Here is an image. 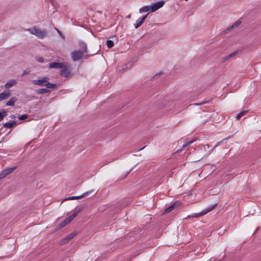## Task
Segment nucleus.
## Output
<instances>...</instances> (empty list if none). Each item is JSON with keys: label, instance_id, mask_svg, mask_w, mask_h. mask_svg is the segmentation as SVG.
<instances>
[{"label": "nucleus", "instance_id": "nucleus-1", "mask_svg": "<svg viewBox=\"0 0 261 261\" xmlns=\"http://www.w3.org/2000/svg\"><path fill=\"white\" fill-rule=\"evenodd\" d=\"M32 83L34 85L39 86H46L47 88H54L56 87L55 84H51L48 82V78L47 77H40L36 80L32 81Z\"/></svg>", "mask_w": 261, "mask_h": 261}, {"label": "nucleus", "instance_id": "nucleus-2", "mask_svg": "<svg viewBox=\"0 0 261 261\" xmlns=\"http://www.w3.org/2000/svg\"><path fill=\"white\" fill-rule=\"evenodd\" d=\"M28 31L32 34L35 35L38 38L42 39L45 38L47 35V32L46 30H42L37 27L28 29Z\"/></svg>", "mask_w": 261, "mask_h": 261}, {"label": "nucleus", "instance_id": "nucleus-3", "mask_svg": "<svg viewBox=\"0 0 261 261\" xmlns=\"http://www.w3.org/2000/svg\"><path fill=\"white\" fill-rule=\"evenodd\" d=\"M65 64L64 67H62L61 75L64 76H68L70 73L71 65L70 64L67 62H64Z\"/></svg>", "mask_w": 261, "mask_h": 261}, {"label": "nucleus", "instance_id": "nucleus-4", "mask_svg": "<svg viewBox=\"0 0 261 261\" xmlns=\"http://www.w3.org/2000/svg\"><path fill=\"white\" fill-rule=\"evenodd\" d=\"M217 205V203H216L213 205L210 206L204 209L203 211H202L200 213L195 214H194V215H193L191 217H192V218L198 217L200 216L204 215L206 214L207 213H208V212L212 211L216 206Z\"/></svg>", "mask_w": 261, "mask_h": 261}, {"label": "nucleus", "instance_id": "nucleus-5", "mask_svg": "<svg viewBox=\"0 0 261 261\" xmlns=\"http://www.w3.org/2000/svg\"><path fill=\"white\" fill-rule=\"evenodd\" d=\"M164 4L165 2L164 1H159L156 3L151 4L150 5L151 12H154L157 11L158 10L163 7Z\"/></svg>", "mask_w": 261, "mask_h": 261}, {"label": "nucleus", "instance_id": "nucleus-6", "mask_svg": "<svg viewBox=\"0 0 261 261\" xmlns=\"http://www.w3.org/2000/svg\"><path fill=\"white\" fill-rule=\"evenodd\" d=\"M91 192H92V191H88V192H85V193H83L82 195L78 196L68 197L67 198H65L63 200V201L79 199L80 198H83V197L88 196Z\"/></svg>", "mask_w": 261, "mask_h": 261}, {"label": "nucleus", "instance_id": "nucleus-7", "mask_svg": "<svg viewBox=\"0 0 261 261\" xmlns=\"http://www.w3.org/2000/svg\"><path fill=\"white\" fill-rule=\"evenodd\" d=\"M83 53L81 51H74L71 53V58L74 61H76L83 56Z\"/></svg>", "mask_w": 261, "mask_h": 261}, {"label": "nucleus", "instance_id": "nucleus-8", "mask_svg": "<svg viewBox=\"0 0 261 261\" xmlns=\"http://www.w3.org/2000/svg\"><path fill=\"white\" fill-rule=\"evenodd\" d=\"M64 66H65V64L64 62H51L48 64L49 68L61 69L62 67H64Z\"/></svg>", "mask_w": 261, "mask_h": 261}, {"label": "nucleus", "instance_id": "nucleus-9", "mask_svg": "<svg viewBox=\"0 0 261 261\" xmlns=\"http://www.w3.org/2000/svg\"><path fill=\"white\" fill-rule=\"evenodd\" d=\"M14 168H8L4 169L0 173V179H3L7 175L10 174L14 170Z\"/></svg>", "mask_w": 261, "mask_h": 261}, {"label": "nucleus", "instance_id": "nucleus-10", "mask_svg": "<svg viewBox=\"0 0 261 261\" xmlns=\"http://www.w3.org/2000/svg\"><path fill=\"white\" fill-rule=\"evenodd\" d=\"M76 233L75 232H72L68 234L67 237L61 241L60 244L61 245L67 243L69 241L73 239Z\"/></svg>", "mask_w": 261, "mask_h": 261}, {"label": "nucleus", "instance_id": "nucleus-11", "mask_svg": "<svg viewBox=\"0 0 261 261\" xmlns=\"http://www.w3.org/2000/svg\"><path fill=\"white\" fill-rule=\"evenodd\" d=\"M17 84V81L16 80H11L7 82L5 85V87L6 89H9L11 87L15 86Z\"/></svg>", "mask_w": 261, "mask_h": 261}, {"label": "nucleus", "instance_id": "nucleus-12", "mask_svg": "<svg viewBox=\"0 0 261 261\" xmlns=\"http://www.w3.org/2000/svg\"><path fill=\"white\" fill-rule=\"evenodd\" d=\"M11 93L9 90L5 91L0 94V101L6 99L10 97Z\"/></svg>", "mask_w": 261, "mask_h": 261}, {"label": "nucleus", "instance_id": "nucleus-13", "mask_svg": "<svg viewBox=\"0 0 261 261\" xmlns=\"http://www.w3.org/2000/svg\"><path fill=\"white\" fill-rule=\"evenodd\" d=\"M81 208H75L72 214L69 216L67 219H69L70 222L81 212Z\"/></svg>", "mask_w": 261, "mask_h": 261}, {"label": "nucleus", "instance_id": "nucleus-14", "mask_svg": "<svg viewBox=\"0 0 261 261\" xmlns=\"http://www.w3.org/2000/svg\"><path fill=\"white\" fill-rule=\"evenodd\" d=\"M147 15V14L145 16H144L142 17L139 18L137 19L136 23L135 24V27L136 29L138 28L139 27H140L142 24V23L144 22L145 19H146Z\"/></svg>", "mask_w": 261, "mask_h": 261}, {"label": "nucleus", "instance_id": "nucleus-15", "mask_svg": "<svg viewBox=\"0 0 261 261\" xmlns=\"http://www.w3.org/2000/svg\"><path fill=\"white\" fill-rule=\"evenodd\" d=\"M69 223H70L69 219H67L66 218L65 220L63 221L60 224L56 226V229L57 230H59V229H61L62 227H63L65 226H66Z\"/></svg>", "mask_w": 261, "mask_h": 261}, {"label": "nucleus", "instance_id": "nucleus-16", "mask_svg": "<svg viewBox=\"0 0 261 261\" xmlns=\"http://www.w3.org/2000/svg\"><path fill=\"white\" fill-rule=\"evenodd\" d=\"M148 12H151L150 6H145L139 9V12L140 13Z\"/></svg>", "mask_w": 261, "mask_h": 261}, {"label": "nucleus", "instance_id": "nucleus-17", "mask_svg": "<svg viewBox=\"0 0 261 261\" xmlns=\"http://www.w3.org/2000/svg\"><path fill=\"white\" fill-rule=\"evenodd\" d=\"M16 101V99L15 97H12L7 102L6 105L8 106H14Z\"/></svg>", "mask_w": 261, "mask_h": 261}, {"label": "nucleus", "instance_id": "nucleus-18", "mask_svg": "<svg viewBox=\"0 0 261 261\" xmlns=\"http://www.w3.org/2000/svg\"><path fill=\"white\" fill-rule=\"evenodd\" d=\"M16 125V122L15 121H13V122H9L6 123L4 124V126L6 128H10Z\"/></svg>", "mask_w": 261, "mask_h": 261}, {"label": "nucleus", "instance_id": "nucleus-19", "mask_svg": "<svg viewBox=\"0 0 261 261\" xmlns=\"http://www.w3.org/2000/svg\"><path fill=\"white\" fill-rule=\"evenodd\" d=\"M80 48L83 51V53H87V45L86 44L84 43V42H80Z\"/></svg>", "mask_w": 261, "mask_h": 261}, {"label": "nucleus", "instance_id": "nucleus-20", "mask_svg": "<svg viewBox=\"0 0 261 261\" xmlns=\"http://www.w3.org/2000/svg\"><path fill=\"white\" fill-rule=\"evenodd\" d=\"M241 23V21H238L237 22H236L235 23H234L229 29L228 30H232V29H233L234 28H237V27H238Z\"/></svg>", "mask_w": 261, "mask_h": 261}, {"label": "nucleus", "instance_id": "nucleus-21", "mask_svg": "<svg viewBox=\"0 0 261 261\" xmlns=\"http://www.w3.org/2000/svg\"><path fill=\"white\" fill-rule=\"evenodd\" d=\"M175 206V203L172 204L171 205H170V206H169L168 208H167L165 210L164 213L167 214V213H169L170 212H171V211H172L174 209Z\"/></svg>", "mask_w": 261, "mask_h": 261}, {"label": "nucleus", "instance_id": "nucleus-22", "mask_svg": "<svg viewBox=\"0 0 261 261\" xmlns=\"http://www.w3.org/2000/svg\"><path fill=\"white\" fill-rule=\"evenodd\" d=\"M247 113V111H243L241 112H240V113H239L237 116H236V119L237 120H239L240 119H241V118L244 116H245L246 115V114Z\"/></svg>", "mask_w": 261, "mask_h": 261}, {"label": "nucleus", "instance_id": "nucleus-23", "mask_svg": "<svg viewBox=\"0 0 261 261\" xmlns=\"http://www.w3.org/2000/svg\"><path fill=\"white\" fill-rule=\"evenodd\" d=\"M49 92L47 89H39L37 90V93L38 94L46 93Z\"/></svg>", "mask_w": 261, "mask_h": 261}, {"label": "nucleus", "instance_id": "nucleus-24", "mask_svg": "<svg viewBox=\"0 0 261 261\" xmlns=\"http://www.w3.org/2000/svg\"><path fill=\"white\" fill-rule=\"evenodd\" d=\"M238 53V51H234L232 53L230 54V55L227 56L225 58V61L227 60H228L229 59H230V58L236 56Z\"/></svg>", "mask_w": 261, "mask_h": 261}, {"label": "nucleus", "instance_id": "nucleus-25", "mask_svg": "<svg viewBox=\"0 0 261 261\" xmlns=\"http://www.w3.org/2000/svg\"><path fill=\"white\" fill-rule=\"evenodd\" d=\"M107 45L109 48H111L114 46V43L113 41L109 40L107 41Z\"/></svg>", "mask_w": 261, "mask_h": 261}, {"label": "nucleus", "instance_id": "nucleus-26", "mask_svg": "<svg viewBox=\"0 0 261 261\" xmlns=\"http://www.w3.org/2000/svg\"><path fill=\"white\" fill-rule=\"evenodd\" d=\"M27 117H28L27 115L24 114V115H22L18 117V118L20 120H23V119H25L27 118Z\"/></svg>", "mask_w": 261, "mask_h": 261}, {"label": "nucleus", "instance_id": "nucleus-27", "mask_svg": "<svg viewBox=\"0 0 261 261\" xmlns=\"http://www.w3.org/2000/svg\"><path fill=\"white\" fill-rule=\"evenodd\" d=\"M36 60L39 62H44V59L42 57H38L36 58Z\"/></svg>", "mask_w": 261, "mask_h": 261}, {"label": "nucleus", "instance_id": "nucleus-28", "mask_svg": "<svg viewBox=\"0 0 261 261\" xmlns=\"http://www.w3.org/2000/svg\"><path fill=\"white\" fill-rule=\"evenodd\" d=\"M56 30H57L58 33L59 34V35L63 39H65V37L63 35V34L62 33V32L58 30L56 28Z\"/></svg>", "mask_w": 261, "mask_h": 261}, {"label": "nucleus", "instance_id": "nucleus-29", "mask_svg": "<svg viewBox=\"0 0 261 261\" xmlns=\"http://www.w3.org/2000/svg\"><path fill=\"white\" fill-rule=\"evenodd\" d=\"M6 115V112L1 113L0 112V121L3 120L4 117Z\"/></svg>", "mask_w": 261, "mask_h": 261}, {"label": "nucleus", "instance_id": "nucleus-30", "mask_svg": "<svg viewBox=\"0 0 261 261\" xmlns=\"http://www.w3.org/2000/svg\"><path fill=\"white\" fill-rule=\"evenodd\" d=\"M191 143V142H189L188 143H186L184 145H183V147H186L187 145Z\"/></svg>", "mask_w": 261, "mask_h": 261}, {"label": "nucleus", "instance_id": "nucleus-31", "mask_svg": "<svg viewBox=\"0 0 261 261\" xmlns=\"http://www.w3.org/2000/svg\"><path fill=\"white\" fill-rule=\"evenodd\" d=\"M221 142H218L216 145L214 147V148L212 149H213L214 148H215L216 147H217L218 145H219V144Z\"/></svg>", "mask_w": 261, "mask_h": 261}, {"label": "nucleus", "instance_id": "nucleus-32", "mask_svg": "<svg viewBox=\"0 0 261 261\" xmlns=\"http://www.w3.org/2000/svg\"><path fill=\"white\" fill-rule=\"evenodd\" d=\"M28 72H27L26 71H24L23 72V73H22V76H24V75H25V74H28Z\"/></svg>", "mask_w": 261, "mask_h": 261}, {"label": "nucleus", "instance_id": "nucleus-33", "mask_svg": "<svg viewBox=\"0 0 261 261\" xmlns=\"http://www.w3.org/2000/svg\"><path fill=\"white\" fill-rule=\"evenodd\" d=\"M11 117L12 118H14L15 117L14 115H11Z\"/></svg>", "mask_w": 261, "mask_h": 261}]
</instances>
